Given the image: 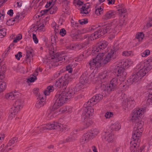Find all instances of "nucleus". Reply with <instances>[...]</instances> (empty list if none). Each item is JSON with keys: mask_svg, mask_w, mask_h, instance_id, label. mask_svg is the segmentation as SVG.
<instances>
[{"mask_svg": "<svg viewBox=\"0 0 152 152\" xmlns=\"http://www.w3.org/2000/svg\"><path fill=\"white\" fill-rule=\"evenodd\" d=\"M6 34V31L5 28H2L0 30V38L3 37Z\"/></svg>", "mask_w": 152, "mask_h": 152, "instance_id": "nucleus-43", "label": "nucleus"}, {"mask_svg": "<svg viewBox=\"0 0 152 152\" xmlns=\"http://www.w3.org/2000/svg\"><path fill=\"white\" fill-rule=\"evenodd\" d=\"M143 64V63H141L137 65L135 68V70L137 71L136 73L140 77V79L145 76L148 72L147 71L145 70V68H144Z\"/></svg>", "mask_w": 152, "mask_h": 152, "instance_id": "nucleus-13", "label": "nucleus"}, {"mask_svg": "<svg viewBox=\"0 0 152 152\" xmlns=\"http://www.w3.org/2000/svg\"><path fill=\"white\" fill-rule=\"evenodd\" d=\"M4 69L0 68V79H2L4 78Z\"/></svg>", "mask_w": 152, "mask_h": 152, "instance_id": "nucleus-56", "label": "nucleus"}, {"mask_svg": "<svg viewBox=\"0 0 152 152\" xmlns=\"http://www.w3.org/2000/svg\"><path fill=\"white\" fill-rule=\"evenodd\" d=\"M61 110L62 113H70L72 111V108L71 107H64Z\"/></svg>", "mask_w": 152, "mask_h": 152, "instance_id": "nucleus-31", "label": "nucleus"}, {"mask_svg": "<svg viewBox=\"0 0 152 152\" xmlns=\"http://www.w3.org/2000/svg\"><path fill=\"white\" fill-rule=\"evenodd\" d=\"M113 73L109 71H104L99 73V78L102 82L105 81L109 78Z\"/></svg>", "mask_w": 152, "mask_h": 152, "instance_id": "nucleus-16", "label": "nucleus"}, {"mask_svg": "<svg viewBox=\"0 0 152 152\" xmlns=\"http://www.w3.org/2000/svg\"><path fill=\"white\" fill-rule=\"evenodd\" d=\"M53 0H50L49 1L47 2V4L45 6V7L46 8H48L49 6H50L53 2Z\"/></svg>", "mask_w": 152, "mask_h": 152, "instance_id": "nucleus-62", "label": "nucleus"}, {"mask_svg": "<svg viewBox=\"0 0 152 152\" xmlns=\"http://www.w3.org/2000/svg\"><path fill=\"white\" fill-rule=\"evenodd\" d=\"M26 53L27 61L30 64L31 58L33 57V50L32 48L30 46H27L26 48Z\"/></svg>", "mask_w": 152, "mask_h": 152, "instance_id": "nucleus-21", "label": "nucleus"}, {"mask_svg": "<svg viewBox=\"0 0 152 152\" xmlns=\"http://www.w3.org/2000/svg\"><path fill=\"white\" fill-rule=\"evenodd\" d=\"M108 45V42L106 41L103 40L100 42L96 44V46L93 47L92 52L96 53L101 49H104Z\"/></svg>", "mask_w": 152, "mask_h": 152, "instance_id": "nucleus-14", "label": "nucleus"}, {"mask_svg": "<svg viewBox=\"0 0 152 152\" xmlns=\"http://www.w3.org/2000/svg\"><path fill=\"white\" fill-rule=\"evenodd\" d=\"M81 7V10H87L90 8L91 6L89 3H87L86 4H83Z\"/></svg>", "mask_w": 152, "mask_h": 152, "instance_id": "nucleus-40", "label": "nucleus"}, {"mask_svg": "<svg viewBox=\"0 0 152 152\" xmlns=\"http://www.w3.org/2000/svg\"><path fill=\"white\" fill-rule=\"evenodd\" d=\"M6 84L5 82H0V92L3 91L6 89Z\"/></svg>", "mask_w": 152, "mask_h": 152, "instance_id": "nucleus-33", "label": "nucleus"}, {"mask_svg": "<svg viewBox=\"0 0 152 152\" xmlns=\"http://www.w3.org/2000/svg\"><path fill=\"white\" fill-rule=\"evenodd\" d=\"M66 49L69 50H75V44H72L68 45L66 47Z\"/></svg>", "mask_w": 152, "mask_h": 152, "instance_id": "nucleus-58", "label": "nucleus"}, {"mask_svg": "<svg viewBox=\"0 0 152 152\" xmlns=\"http://www.w3.org/2000/svg\"><path fill=\"white\" fill-rule=\"evenodd\" d=\"M103 137L105 141L108 142H113L114 139V135L111 133L108 132H104L103 133Z\"/></svg>", "mask_w": 152, "mask_h": 152, "instance_id": "nucleus-19", "label": "nucleus"}, {"mask_svg": "<svg viewBox=\"0 0 152 152\" xmlns=\"http://www.w3.org/2000/svg\"><path fill=\"white\" fill-rule=\"evenodd\" d=\"M56 37L54 36H52L51 37V41L52 42H54L57 39V35H58V31H56Z\"/></svg>", "mask_w": 152, "mask_h": 152, "instance_id": "nucleus-57", "label": "nucleus"}, {"mask_svg": "<svg viewBox=\"0 0 152 152\" xmlns=\"http://www.w3.org/2000/svg\"><path fill=\"white\" fill-rule=\"evenodd\" d=\"M49 10H41L40 12L39 16L42 17L44 15H48L49 13L53 14L54 13V11L53 10H51L49 11Z\"/></svg>", "mask_w": 152, "mask_h": 152, "instance_id": "nucleus-28", "label": "nucleus"}, {"mask_svg": "<svg viewBox=\"0 0 152 152\" xmlns=\"http://www.w3.org/2000/svg\"><path fill=\"white\" fill-rule=\"evenodd\" d=\"M54 88L52 86H49L45 90L44 93L45 95L48 96L49 95L50 92L53 91Z\"/></svg>", "mask_w": 152, "mask_h": 152, "instance_id": "nucleus-26", "label": "nucleus"}, {"mask_svg": "<svg viewBox=\"0 0 152 152\" xmlns=\"http://www.w3.org/2000/svg\"><path fill=\"white\" fill-rule=\"evenodd\" d=\"M144 113V110L142 108L134 109L130 115V120L132 122L137 121L139 118L141 117Z\"/></svg>", "mask_w": 152, "mask_h": 152, "instance_id": "nucleus-7", "label": "nucleus"}, {"mask_svg": "<svg viewBox=\"0 0 152 152\" xmlns=\"http://www.w3.org/2000/svg\"><path fill=\"white\" fill-rule=\"evenodd\" d=\"M140 77L137 75L136 73L133 74L129 77L128 81L130 84L135 83L136 82L138 83V81L140 79Z\"/></svg>", "mask_w": 152, "mask_h": 152, "instance_id": "nucleus-22", "label": "nucleus"}, {"mask_svg": "<svg viewBox=\"0 0 152 152\" xmlns=\"http://www.w3.org/2000/svg\"><path fill=\"white\" fill-rule=\"evenodd\" d=\"M81 43H76L75 44V50H79L81 49L82 48V45Z\"/></svg>", "mask_w": 152, "mask_h": 152, "instance_id": "nucleus-54", "label": "nucleus"}, {"mask_svg": "<svg viewBox=\"0 0 152 152\" xmlns=\"http://www.w3.org/2000/svg\"><path fill=\"white\" fill-rule=\"evenodd\" d=\"M32 38L35 43L37 44L38 43V40L35 34H33Z\"/></svg>", "mask_w": 152, "mask_h": 152, "instance_id": "nucleus-61", "label": "nucleus"}, {"mask_svg": "<svg viewBox=\"0 0 152 152\" xmlns=\"http://www.w3.org/2000/svg\"><path fill=\"white\" fill-rule=\"evenodd\" d=\"M61 126V124L54 122L51 124L42 126L40 128V131L41 132H45L48 130L53 129L61 130L60 127Z\"/></svg>", "mask_w": 152, "mask_h": 152, "instance_id": "nucleus-8", "label": "nucleus"}, {"mask_svg": "<svg viewBox=\"0 0 152 152\" xmlns=\"http://www.w3.org/2000/svg\"><path fill=\"white\" fill-rule=\"evenodd\" d=\"M61 79L62 81V82H61V84H62V86L64 87L66 86L68 84V81L66 79V78H64Z\"/></svg>", "mask_w": 152, "mask_h": 152, "instance_id": "nucleus-47", "label": "nucleus"}, {"mask_svg": "<svg viewBox=\"0 0 152 152\" xmlns=\"http://www.w3.org/2000/svg\"><path fill=\"white\" fill-rule=\"evenodd\" d=\"M99 133V131L96 129H92L90 132L86 133L80 139V142L82 144L86 143L89 139L92 138L93 137H94L97 135Z\"/></svg>", "mask_w": 152, "mask_h": 152, "instance_id": "nucleus-6", "label": "nucleus"}, {"mask_svg": "<svg viewBox=\"0 0 152 152\" xmlns=\"http://www.w3.org/2000/svg\"><path fill=\"white\" fill-rule=\"evenodd\" d=\"M66 34V31L64 28H62L60 29L59 32V34L61 36L64 37Z\"/></svg>", "mask_w": 152, "mask_h": 152, "instance_id": "nucleus-53", "label": "nucleus"}, {"mask_svg": "<svg viewBox=\"0 0 152 152\" xmlns=\"http://www.w3.org/2000/svg\"><path fill=\"white\" fill-rule=\"evenodd\" d=\"M132 63V61L131 60L127 59L117 61L114 64L115 71L117 73V76L120 78V81H123L125 78L126 73L124 68L128 67Z\"/></svg>", "mask_w": 152, "mask_h": 152, "instance_id": "nucleus-3", "label": "nucleus"}, {"mask_svg": "<svg viewBox=\"0 0 152 152\" xmlns=\"http://www.w3.org/2000/svg\"><path fill=\"white\" fill-rule=\"evenodd\" d=\"M3 11V10L2 13H0V20L2 21L4 20V14Z\"/></svg>", "mask_w": 152, "mask_h": 152, "instance_id": "nucleus-64", "label": "nucleus"}, {"mask_svg": "<svg viewBox=\"0 0 152 152\" xmlns=\"http://www.w3.org/2000/svg\"><path fill=\"white\" fill-rule=\"evenodd\" d=\"M45 103L44 99L43 97L41 98L40 100L38 101L36 104V106L37 108H39L43 106Z\"/></svg>", "mask_w": 152, "mask_h": 152, "instance_id": "nucleus-30", "label": "nucleus"}, {"mask_svg": "<svg viewBox=\"0 0 152 152\" xmlns=\"http://www.w3.org/2000/svg\"><path fill=\"white\" fill-rule=\"evenodd\" d=\"M144 37V34L142 32L137 33L136 35V38L137 39L139 42L142 40Z\"/></svg>", "mask_w": 152, "mask_h": 152, "instance_id": "nucleus-34", "label": "nucleus"}, {"mask_svg": "<svg viewBox=\"0 0 152 152\" xmlns=\"http://www.w3.org/2000/svg\"><path fill=\"white\" fill-rule=\"evenodd\" d=\"M118 84V81L117 78H113L110 82L109 84L105 86V90L109 93L110 91H114Z\"/></svg>", "mask_w": 152, "mask_h": 152, "instance_id": "nucleus-12", "label": "nucleus"}, {"mask_svg": "<svg viewBox=\"0 0 152 152\" xmlns=\"http://www.w3.org/2000/svg\"><path fill=\"white\" fill-rule=\"evenodd\" d=\"M22 53L20 52H18V53L15 55V57L16 59L18 60H19L20 58L21 57L22 55H21Z\"/></svg>", "mask_w": 152, "mask_h": 152, "instance_id": "nucleus-60", "label": "nucleus"}, {"mask_svg": "<svg viewBox=\"0 0 152 152\" xmlns=\"http://www.w3.org/2000/svg\"><path fill=\"white\" fill-rule=\"evenodd\" d=\"M103 98L102 95L100 94H97L93 96L87 102V104L89 106H93L97 102L101 100Z\"/></svg>", "mask_w": 152, "mask_h": 152, "instance_id": "nucleus-15", "label": "nucleus"}, {"mask_svg": "<svg viewBox=\"0 0 152 152\" xmlns=\"http://www.w3.org/2000/svg\"><path fill=\"white\" fill-rule=\"evenodd\" d=\"M116 9L118 10H126L124 5L123 4H119L116 7Z\"/></svg>", "mask_w": 152, "mask_h": 152, "instance_id": "nucleus-51", "label": "nucleus"}, {"mask_svg": "<svg viewBox=\"0 0 152 152\" xmlns=\"http://www.w3.org/2000/svg\"><path fill=\"white\" fill-rule=\"evenodd\" d=\"M137 147L138 146H136V144L135 143L131 145L130 148L131 152H136Z\"/></svg>", "mask_w": 152, "mask_h": 152, "instance_id": "nucleus-41", "label": "nucleus"}, {"mask_svg": "<svg viewBox=\"0 0 152 152\" xmlns=\"http://www.w3.org/2000/svg\"><path fill=\"white\" fill-rule=\"evenodd\" d=\"M83 4V2L80 0H74L73 1V4L77 7L78 10L81 9V7Z\"/></svg>", "mask_w": 152, "mask_h": 152, "instance_id": "nucleus-25", "label": "nucleus"}, {"mask_svg": "<svg viewBox=\"0 0 152 152\" xmlns=\"http://www.w3.org/2000/svg\"><path fill=\"white\" fill-rule=\"evenodd\" d=\"M69 57L65 56H59L58 58V62L62 61V62H66L69 59Z\"/></svg>", "mask_w": 152, "mask_h": 152, "instance_id": "nucleus-32", "label": "nucleus"}, {"mask_svg": "<svg viewBox=\"0 0 152 152\" xmlns=\"http://www.w3.org/2000/svg\"><path fill=\"white\" fill-rule=\"evenodd\" d=\"M122 97L121 99L122 105L126 107H133L135 104V102L132 97H130L128 99L125 94H122Z\"/></svg>", "mask_w": 152, "mask_h": 152, "instance_id": "nucleus-9", "label": "nucleus"}, {"mask_svg": "<svg viewBox=\"0 0 152 152\" xmlns=\"http://www.w3.org/2000/svg\"><path fill=\"white\" fill-rule=\"evenodd\" d=\"M22 38V36L21 34H18L13 41L14 43H16L20 40Z\"/></svg>", "mask_w": 152, "mask_h": 152, "instance_id": "nucleus-44", "label": "nucleus"}, {"mask_svg": "<svg viewBox=\"0 0 152 152\" xmlns=\"http://www.w3.org/2000/svg\"><path fill=\"white\" fill-rule=\"evenodd\" d=\"M150 51L148 50H146L144 51L141 54L142 57H146L150 54Z\"/></svg>", "mask_w": 152, "mask_h": 152, "instance_id": "nucleus-42", "label": "nucleus"}, {"mask_svg": "<svg viewBox=\"0 0 152 152\" xmlns=\"http://www.w3.org/2000/svg\"><path fill=\"white\" fill-rule=\"evenodd\" d=\"M91 36L90 35L89 37H88V40H87L86 41V42H82L81 43V44H82L81 45L82 47V48H85L87 46H88V45L90 43V41H92V40H91L90 39H89V37H90V36Z\"/></svg>", "mask_w": 152, "mask_h": 152, "instance_id": "nucleus-37", "label": "nucleus"}, {"mask_svg": "<svg viewBox=\"0 0 152 152\" xmlns=\"http://www.w3.org/2000/svg\"><path fill=\"white\" fill-rule=\"evenodd\" d=\"M152 26V18H150L147 24L146 25V28H148Z\"/></svg>", "mask_w": 152, "mask_h": 152, "instance_id": "nucleus-59", "label": "nucleus"}, {"mask_svg": "<svg viewBox=\"0 0 152 152\" xmlns=\"http://www.w3.org/2000/svg\"><path fill=\"white\" fill-rule=\"evenodd\" d=\"M86 74L84 73L82 75L80 79V83L78 84L76 87L79 90L83 88L84 85L86 84L88 82L87 78L85 76Z\"/></svg>", "mask_w": 152, "mask_h": 152, "instance_id": "nucleus-17", "label": "nucleus"}, {"mask_svg": "<svg viewBox=\"0 0 152 152\" xmlns=\"http://www.w3.org/2000/svg\"><path fill=\"white\" fill-rule=\"evenodd\" d=\"M87 102L84 104L85 107L82 115V119L84 120L83 125L85 126L84 128H87L91 125V123L90 122V117L92 115L94 112V109L91 107L92 106L87 105Z\"/></svg>", "mask_w": 152, "mask_h": 152, "instance_id": "nucleus-4", "label": "nucleus"}, {"mask_svg": "<svg viewBox=\"0 0 152 152\" xmlns=\"http://www.w3.org/2000/svg\"><path fill=\"white\" fill-rule=\"evenodd\" d=\"M118 12L117 13L120 16V20L115 19L112 22V24L114 25V26L115 27L116 26L119 25L121 26L126 24V22H124V19L122 18L125 17L126 15V10H118Z\"/></svg>", "mask_w": 152, "mask_h": 152, "instance_id": "nucleus-10", "label": "nucleus"}, {"mask_svg": "<svg viewBox=\"0 0 152 152\" xmlns=\"http://www.w3.org/2000/svg\"><path fill=\"white\" fill-rule=\"evenodd\" d=\"M72 64H69L66 67V71H68L69 73H71L72 71Z\"/></svg>", "mask_w": 152, "mask_h": 152, "instance_id": "nucleus-48", "label": "nucleus"}, {"mask_svg": "<svg viewBox=\"0 0 152 152\" xmlns=\"http://www.w3.org/2000/svg\"><path fill=\"white\" fill-rule=\"evenodd\" d=\"M113 115V113L112 112H107L105 115V117L106 118H109Z\"/></svg>", "mask_w": 152, "mask_h": 152, "instance_id": "nucleus-46", "label": "nucleus"}, {"mask_svg": "<svg viewBox=\"0 0 152 152\" xmlns=\"http://www.w3.org/2000/svg\"><path fill=\"white\" fill-rule=\"evenodd\" d=\"M90 11V10H80V12L82 16H85L89 13Z\"/></svg>", "mask_w": 152, "mask_h": 152, "instance_id": "nucleus-55", "label": "nucleus"}, {"mask_svg": "<svg viewBox=\"0 0 152 152\" xmlns=\"http://www.w3.org/2000/svg\"><path fill=\"white\" fill-rule=\"evenodd\" d=\"M110 128L113 130L118 131L121 128V126L118 122L112 123L110 126Z\"/></svg>", "mask_w": 152, "mask_h": 152, "instance_id": "nucleus-24", "label": "nucleus"}, {"mask_svg": "<svg viewBox=\"0 0 152 152\" xmlns=\"http://www.w3.org/2000/svg\"><path fill=\"white\" fill-rule=\"evenodd\" d=\"M71 90L70 91L60 92L57 93L56 95V99L55 102L53 105L52 110L53 111L58 108L65 103L67 100L70 99L75 94H77V91Z\"/></svg>", "mask_w": 152, "mask_h": 152, "instance_id": "nucleus-2", "label": "nucleus"}, {"mask_svg": "<svg viewBox=\"0 0 152 152\" xmlns=\"http://www.w3.org/2000/svg\"><path fill=\"white\" fill-rule=\"evenodd\" d=\"M15 22L13 18L8 20L6 22V24L8 26H11L13 25Z\"/></svg>", "mask_w": 152, "mask_h": 152, "instance_id": "nucleus-50", "label": "nucleus"}, {"mask_svg": "<svg viewBox=\"0 0 152 152\" xmlns=\"http://www.w3.org/2000/svg\"><path fill=\"white\" fill-rule=\"evenodd\" d=\"M71 37L74 40H78L80 39V34L77 32H72L71 34Z\"/></svg>", "mask_w": 152, "mask_h": 152, "instance_id": "nucleus-27", "label": "nucleus"}, {"mask_svg": "<svg viewBox=\"0 0 152 152\" xmlns=\"http://www.w3.org/2000/svg\"><path fill=\"white\" fill-rule=\"evenodd\" d=\"M37 79L34 75H31L28 79V81L30 82H34Z\"/></svg>", "mask_w": 152, "mask_h": 152, "instance_id": "nucleus-49", "label": "nucleus"}, {"mask_svg": "<svg viewBox=\"0 0 152 152\" xmlns=\"http://www.w3.org/2000/svg\"><path fill=\"white\" fill-rule=\"evenodd\" d=\"M95 13L96 15H98L103 13V10H95Z\"/></svg>", "mask_w": 152, "mask_h": 152, "instance_id": "nucleus-63", "label": "nucleus"}, {"mask_svg": "<svg viewBox=\"0 0 152 152\" xmlns=\"http://www.w3.org/2000/svg\"><path fill=\"white\" fill-rule=\"evenodd\" d=\"M20 95V93L16 91L9 93H7L5 95V98L9 100H13L18 97Z\"/></svg>", "mask_w": 152, "mask_h": 152, "instance_id": "nucleus-18", "label": "nucleus"}, {"mask_svg": "<svg viewBox=\"0 0 152 152\" xmlns=\"http://www.w3.org/2000/svg\"><path fill=\"white\" fill-rule=\"evenodd\" d=\"M142 132V131L139 130L138 129H134L132 135L133 139L134 140L138 139L139 137L140 136Z\"/></svg>", "mask_w": 152, "mask_h": 152, "instance_id": "nucleus-23", "label": "nucleus"}, {"mask_svg": "<svg viewBox=\"0 0 152 152\" xmlns=\"http://www.w3.org/2000/svg\"><path fill=\"white\" fill-rule=\"evenodd\" d=\"M142 126L143 124L142 123L140 122H138L135 124L134 128V129H138L139 130L142 131L143 129Z\"/></svg>", "mask_w": 152, "mask_h": 152, "instance_id": "nucleus-29", "label": "nucleus"}, {"mask_svg": "<svg viewBox=\"0 0 152 152\" xmlns=\"http://www.w3.org/2000/svg\"><path fill=\"white\" fill-rule=\"evenodd\" d=\"M114 13L111 11H110L107 12L105 15V17L107 19H110L112 17H113Z\"/></svg>", "mask_w": 152, "mask_h": 152, "instance_id": "nucleus-35", "label": "nucleus"}, {"mask_svg": "<svg viewBox=\"0 0 152 152\" xmlns=\"http://www.w3.org/2000/svg\"><path fill=\"white\" fill-rule=\"evenodd\" d=\"M23 101L20 99L17 100L14 104V107L12 108L11 110V115H10L9 117L12 119L13 115L16 113L19 110L21 109L23 107Z\"/></svg>", "mask_w": 152, "mask_h": 152, "instance_id": "nucleus-11", "label": "nucleus"}, {"mask_svg": "<svg viewBox=\"0 0 152 152\" xmlns=\"http://www.w3.org/2000/svg\"><path fill=\"white\" fill-rule=\"evenodd\" d=\"M62 82V81L61 79H59L56 81L54 85V86L58 88L61 87L62 86V84H61Z\"/></svg>", "mask_w": 152, "mask_h": 152, "instance_id": "nucleus-39", "label": "nucleus"}, {"mask_svg": "<svg viewBox=\"0 0 152 152\" xmlns=\"http://www.w3.org/2000/svg\"><path fill=\"white\" fill-rule=\"evenodd\" d=\"M143 64L144 68L148 72L152 68V56L148 58L147 60Z\"/></svg>", "mask_w": 152, "mask_h": 152, "instance_id": "nucleus-20", "label": "nucleus"}, {"mask_svg": "<svg viewBox=\"0 0 152 152\" xmlns=\"http://www.w3.org/2000/svg\"><path fill=\"white\" fill-rule=\"evenodd\" d=\"M133 53L131 51H125L122 53V56H128L133 55Z\"/></svg>", "mask_w": 152, "mask_h": 152, "instance_id": "nucleus-38", "label": "nucleus"}, {"mask_svg": "<svg viewBox=\"0 0 152 152\" xmlns=\"http://www.w3.org/2000/svg\"><path fill=\"white\" fill-rule=\"evenodd\" d=\"M18 138L17 137H13L9 141V144L10 145H11L13 144L15 142L17 141Z\"/></svg>", "mask_w": 152, "mask_h": 152, "instance_id": "nucleus-52", "label": "nucleus"}, {"mask_svg": "<svg viewBox=\"0 0 152 152\" xmlns=\"http://www.w3.org/2000/svg\"><path fill=\"white\" fill-rule=\"evenodd\" d=\"M21 14L18 13L17 14L16 16L14 18H13L15 23L18 22L19 20L22 19L23 17Z\"/></svg>", "mask_w": 152, "mask_h": 152, "instance_id": "nucleus-36", "label": "nucleus"}, {"mask_svg": "<svg viewBox=\"0 0 152 152\" xmlns=\"http://www.w3.org/2000/svg\"><path fill=\"white\" fill-rule=\"evenodd\" d=\"M114 26L112 22L109 23L102 28L91 34L89 39L91 40H94L95 39L100 37L106 33H111L113 29L115 27Z\"/></svg>", "mask_w": 152, "mask_h": 152, "instance_id": "nucleus-5", "label": "nucleus"}, {"mask_svg": "<svg viewBox=\"0 0 152 152\" xmlns=\"http://www.w3.org/2000/svg\"><path fill=\"white\" fill-rule=\"evenodd\" d=\"M78 22L81 25H83L87 23L88 21V19L85 18L79 20Z\"/></svg>", "mask_w": 152, "mask_h": 152, "instance_id": "nucleus-45", "label": "nucleus"}, {"mask_svg": "<svg viewBox=\"0 0 152 152\" xmlns=\"http://www.w3.org/2000/svg\"><path fill=\"white\" fill-rule=\"evenodd\" d=\"M104 53H99L95 59L91 60L89 63L91 69H98L104 64H107L112 59L116 58V52L114 50H111L105 56Z\"/></svg>", "mask_w": 152, "mask_h": 152, "instance_id": "nucleus-1", "label": "nucleus"}]
</instances>
